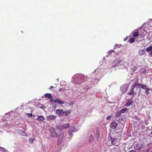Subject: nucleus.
<instances>
[{
  "mask_svg": "<svg viewBox=\"0 0 152 152\" xmlns=\"http://www.w3.org/2000/svg\"><path fill=\"white\" fill-rule=\"evenodd\" d=\"M62 125L61 126V128H58V129H61L62 130H63L64 128H68L69 126V124H62Z\"/></svg>",
  "mask_w": 152,
  "mask_h": 152,
  "instance_id": "11",
  "label": "nucleus"
},
{
  "mask_svg": "<svg viewBox=\"0 0 152 152\" xmlns=\"http://www.w3.org/2000/svg\"><path fill=\"white\" fill-rule=\"evenodd\" d=\"M37 119L38 121H42L44 120L45 118L42 115H39L38 116Z\"/></svg>",
  "mask_w": 152,
  "mask_h": 152,
  "instance_id": "14",
  "label": "nucleus"
},
{
  "mask_svg": "<svg viewBox=\"0 0 152 152\" xmlns=\"http://www.w3.org/2000/svg\"><path fill=\"white\" fill-rule=\"evenodd\" d=\"M0 150L4 152H7V151L5 148L1 147Z\"/></svg>",
  "mask_w": 152,
  "mask_h": 152,
  "instance_id": "28",
  "label": "nucleus"
},
{
  "mask_svg": "<svg viewBox=\"0 0 152 152\" xmlns=\"http://www.w3.org/2000/svg\"><path fill=\"white\" fill-rule=\"evenodd\" d=\"M86 88L87 89H88L89 88V87L88 86H86Z\"/></svg>",
  "mask_w": 152,
  "mask_h": 152,
  "instance_id": "42",
  "label": "nucleus"
},
{
  "mask_svg": "<svg viewBox=\"0 0 152 152\" xmlns=\"http://www.w3.org/2000/svg\"><path fill=\"white\" fill-rule=\"evenodd\" d=\"M50 136L52 138H55L57 137L58 134L56 132L54 128H50Z\"/></svg>",
  "mask_w": 152,
  "mask_h": 152,
  "instance_id": "2",
  "label": "nucleus"
},
{
  "mask_svg": "<svg viewBox=\"0 0 152 152\" xmlns=\"http://www.w3.org/2000/svg\"><path fill=\"white\" fill-rule=\"evenodd\" d=\"M121 61V60L117 58L114 60V61H113V63L115 64L114 66H116L117 65L120 63Z\"/></svg>",
  "mask_w": 152,
  "mask_h": 152,
  "instance_id": "10",
  "label": "nucleus"
},
{
  "mask_svg": "<svg viewBox=\"0 0 152 152\" xmlns=\"http://www.w3.org/2000/svg\"><path fill=\"white\" fill-rule=\"evenodd\" d=\"M128 109L126 108H123L116 113V116L117 117H119L121 113H127Z\"/></svg>",
  "mask_w": 152,
  "mask_h": 152,
  "instance_id": "3",
  "label": "nucleus"
},
{
  "mask_svg": "<svg viewBox=\"0 0 152 152\" xmlns=\"http://www.w3.org/2000/svg\"><path fill=\"white\" fill-rule=\"evenodd\" d=\"M151 64H152V63H151Z\"/></svg>",
  "mask_w": 152,
  "mask_h": 152,
  "instance_id": "47",
  "label": "nucleus"
},
{
  "mask_svg": "<svg viewBox=\"0 0 152 152\" xmlns=\"http://www.w3.org/2000/svg\"><path fill=\"white\" fill-rule=\"evenodd\" d=\"M113 52H114L115 53V52L114 51H113V50H110L109 51H108L107 52V55H108V56H109L111 55V54Z\"/></svg>",
  "mask_w": 152,
  "mask_h": 152,
  "instance_id": "29",
  "label": "nucleus"
},
{
  "mask_svg": "<svg viewBox=\"0 0 152 152\" xmlns=\"http://www.w3.org/2000/svg\"><path fill=\"white\" fill-rule=\"evenodd\" d=\"M135 40V38H130V39L129 40V42L130 43H132L133 42H134Z\"/></svg>",
  "mask_w": 152,
  "mask_h": 152,
  "instance_id": "27",
  "label": "nucleus"
},
{
  "mask_svg": "<svg viewBox=\"0 0 152 152\" xmlns=\"http://www.w3.org/2000/svg\"><path fill=\"white\" fill-rule=\"evenodd\" d=\"M127 39V37H126L124 39V41H126V40Z\"/></svg>",
  "mask_w": 152,
  "mask_h": 152,
  "instance_id": "39",
  "label": "nucleus"
},
{
  "mask_svg": "<svg viewBox=\"0 0 152 152\" xmlns=\"http://www.w3.org/2000/svg\"><path fill=\"white\" fill-rule=\"evenodd\" d=\"M144 145L140 143H137L134 145V149L138 150L143 147Z\"/></svg>",
  "mask_w": 152,
  "mask_h": 152,
  "instance_id": "4",
  "label": "nucleus"
},
{
  "mask_svg": "<svg viewBox=\"0 0 152 152\" xmlns=\"http://www.w3.org/2000/svg\"><path fill=\"white\" fill-rule=\"evenodd\" d=\"M140 88H142L143 90H145L148 87L145 84H141L140 85Z\"/></svg>",
  "mask_w": 152,
  "mask_h": 152,
  "instance_id": "18",
  "label": "nucleus"
},
{
  "mask_svg": "<svg viewBox=\"0 0 152 152\" xmlns=\"http://www.w3.org/2000/svg\"><path fill=\"white\" fill-rule=\"evenodd\" d=\"M64 114L65 116H68L71 113V111L70 110H66L64 111Z\"/></svg>",
  "mask_w": 152,
  "mask_h": 152,
  "instance_id": "21",
  "label": "nucleus"
},
{
  "mask_svg": "<svg viewBox=\"0 0 152 152\" xmlns=\"http://www.w3.org/2000/svg\"><path fill=\"white\" fill-rule=\"evenodd\" d=\"M29 140L30 142H32L34 140L32 138H30L29 139Z\"/></svg>",
  "mask_w": 152,
  "mask_h": 152,
  "instance_id": "34",
  "label": "nucleus"
},
{
  "mask_svg": "<svg viewBox=\"0 0 152 152\" xmlns=\"http://www.w3.org/2000/svg\"><path fill=\"white\" fill-rule=\"evenodd\" d=\"M94 140V136L92 134H90V135L89 136V143H91Z\"/></svg>",
  "mask_w": 152,
  "mask_h": 152,
  "instance_id": "20",
  "label": "nucleus"
},
{
  "mask_svg": "<svg viewBox=\"0 0 152 152\" xmlns=\"http://www.w3.org/2000/svg\"><path fill=\"white\" fill-rule=\"evenodd\" d=\"M138 53L140 55H143L145 53V51L143 49L140 50L138 51Z\"/></svg>",
  "mask_w": 152,
  "mask_h": 152,
  "instance_id": "13",
  "label": "nucleus"
},
{
  "mask_svg": "<svg viewBox=\"0 0 152 152\" xmlns=\"http://www.w3.org/2000/svg\"><path fill=\"white\" fill-rule=\"evenodd\" d=\"M140 86V84L136 83L131 86V88L127 93L129 95H132L134 94L135 95L139 91V88Z\"/></svg>",
  "mask_w": 152,
  "mask_h": 152,
  "instance_id": "1",
  "label": "nucleus"
},
{
  "mask_svg": "<svg viewBox=\"0 0 152 152\" xmlns=\"http://www.w3.org/2000/svg\"><path fill=\"white\" fill-rule=\"evenodd\" d=\"M26 115H28V116L29 117H31L32 116V115L31 113H26Z\"/></svg>",
  "mask_w": 152,
  "mask_h": 152,
  "instance_id": "33",
  "label": "nucleus"
},
{
  "mask_svg": "<svg viewBox=\"0 0 152 152\" xmlns=\"http://www.w3.org/2000/svg\"><path fill=\"white\" fill-rule=\"evenodd\" d=\"M63 89H64V88H63V89H62V88H60L59 89V91H61Z\"/></svg>",
  "mask_w": 152,
  "mask_h": 152,
  "instance_id": "41",
  "label": "nucleus"
},
{
  "mask_svg": "<svg viewBox=\"0 0 152 152\" xmlns=\"http://www.w3.org/2000/svg\"><path fill=\"white\" fill-rule=\"evenodd\" d=\"M151 134H152V131L151 132Z\"/></svg>",
  "mask_w": 152,
  "mask_h": 152,
  "instance_id": "44",
  "label": "nucleus"
},
{
  "mask_svg": "<svg viewBox=\"0 0 152 152\" xmlns=\"http://www.w3.org/2000/svg\"><path fill=\"white\" fill-rule=\"evenodd\" d=\"M58 103L59 104H64V102L62 100L59 99H56V103Z\"/></svg>",
  "mask_w": 152,
  "mask_h": 152,
  "instance_id": "15",
  "label": "nucleus"
},
{
  "mask_svg": "<svg viewBox=\"0 0 152 152\" xmlns=\"http://www.w3.org/2000/svg\"><path fill=\"white\" fill-rule=\"evenodd\" d=\"M151 90L150 88H149L148 87L147 88L145 91V92L147 95H148L150 94V91Z\"/></svg>",
  "mask_w": 152,
  "mask_h": 152,
  "instance_id": "23",
  "label": "nucleus"
},
{
  "mask_svg": "<svg viewBox=\"0 0 152 152\" xmlns=\"http://www.w3.org/2000/svg\"><path fill=\"white\" fill-rule=\"evenodd\" d=\"M150 55H151V56H152V51L150 52Z\"/></svg>",
  "mask_w": 152,
  "mask_h": 152,
  "instance_id": "40",
  "label": "nucleus"
},
{
  "mask_svg": "<svg viewBox=\"0 0 152 152\" xmlns=\"http://www.w3.org/2000/svg\"><path fill=\"white\" fill-rule=\"evenodd\" d=\"M118 124H110V127L112 129H117V127Z\"/></svg>",
  "mask_w": 152,
  "mask_h": 152,
  "instance_id": "19",
  "label": "nucleus"
},
{
  "mask_svg": "<svg viewBox=\"0 0 152 152\" xmlns=\"http://www.w3.org/2000/svg\"><path fill=\"white\" fill-rule=\"evenodd\" d=\"M133 71H135L137 69V67L136 66H133L131 68Z\"/></svg>",
  "mask_w": 152,
  "mask_h": 152,
  "instance_id": "30",
  "label": "nucleus"
},
{
  "mask_svg": "<svg viewBox=\"0 0 152 152\" xmlns=\"http://www.w3.org/2000/svg\"><path fill=\"white\" fill-rule=\"evenodd\" d=\"M146 51L147 52H149L152 51V46L148 47L146 49Z\"/></svg>",
  "mask_w": 152,
  "mask_h": 152,
  "instance_id": "24",
  "label": "nucleus"
},
{
  "mask_svg": "<svg viewBox=\"0 0 152 152\" xmlns=\"http://www.w3.org/2000/svg\"><path fill=\"white\" fill-rule=\"evenodd\" d=\"M50 100L52 102H54L55 103H56V99L55 100H53V99H51Z\"/></svg>",
  "mask_w": 152,
  "mask_h": 152,
  "instance_id": "35",
  "label": "nucleus"
},
{
  "mask_svg": "<svg viewBox=\"0 0 152 152\" xmlns=\"http://www.w3.org/2000/svg\"><path fill=\"white\" fill-rule=\"evenodd\" d=\"M113 122H112L111 123V124H113Z\"/></svg>",
  "mask_w": 152,
  "mask_h": 152,
  "instance_id": "43",
  "label": "nucleus"
},
{
  "mask_svg": "<svg viewBox=\"0 0 152 152\" xmlns=\"http://www.w3.org/2000/svg\"><path fill=\"white\" fill-rule=\"evenodd\" d=\"M64 134L63 133H61V134L59 135V137L58 139L57 144L60 145L62 142L64 137Z\"/></svg>",
  "mask_w": 152,
  "mask_h": 152,
  "instance_id": "5",
  "label": "nucleus"
},
{
  "mask_svg": "<svg viewBox=\"0 0 152 152\" xmlns=\"http://www.w3.org/2000/svg\"><path fill=\"white\" fill-rule=\"evenodd\" d=\"M56 113L60 116H63L64 114V111L63 110L57 109L56 111Z\"/></svg>",
  "mask_w": 152,
  "mask_h": 152,
  "instance_id": "6",
  "label": "nucleus"
},
{
  "mask_svg": "<svg viewBox=\"0 0 152 152\" xmlns=\"http://www.w3.org/2000/svg\"><path fill=\"white\" fill-rule=\"evenodd\" d=\"M1 147H0V148Z\"/></svg>",
  "mask_w": 152,
  "mask_h": 152,
  "instance_id": "48",
  "label": "nucleus"
},
{
  "mask_svg": "<svg viewBox=\"0 0 152 152\" xmlns=\"http://www.w3.org/2000/svg\"><path fill=\"white\" fill-rule=\"evenodd\" d=\"M143 127V125H142V128Z\"/></svg>",
  "mask_w": 152,
  "mask_h": 152,
  "instance_id": "45",
  "label": "nucleus"
},
{
  "mask_svg": "<svg viewBox=\"0 0 152 152\" xmlns=\"http://www.w3.org/2000/svg\"><path fill=\"white\" fill-rule=\"evenodd\" d=\"M133 102V101L132 99H129L127 101V103L125 104V105L126 106H129Z\"/></svg>",
  "mask_w": 152,
  "mask_h": 152,
  "instance_id": "17",
  "label": "nucleus"
},
{
  "mask_svg": "<svg viewBox=\"0 0 152 152\" xmlns=\"http://www.w3.org/2000/svg\"><path fill=\"white\" fill-rule=\"evenodd\" d=\"M98 132H99V128H97L96 129V133H97Z\"/></svg>",
  "mask_w": 152,
  "mask_h": 152,
  "instance_id": "36",
  "label": "nucleus"
},
{
  "mask_svg": "<svg viewBox=\"0 0 152 152\" xmlns=\"http://www.w3.org/2000/svg\"><path fill=\"white\" fill-rule=\"evenodd\" d=\"M45 96L46 97H48L49 98H52V96L50 94H46Z\"/></svg>",
  "mask_w": 152,
  "mask_h": 152,
  "instance_id": "26",
  "label": "nucleus"
},
{
  "mask_svg": "<svg viewBox=\"0 0 152 152\" xmlns=\"http://www.w3.org/2000/svg\"><path fill=\"white\" fill-rule=\"evenodd\" d=\"M53 88V87L52 86H51L49 88V89H51L52 88Z\"/></svg>",
  "mask_w": 152,
  "mask_h": 152,
  "instance_id": "38",
  "label": "nucleus"
},
{
  "mask_svg": "<svg viewBox=\"0 0 152 152\" xmlns=\"http://www.w3.org/2000/svg\"><path fill=\"white\" fill-rule=\"evenodd\" d=\"M112 117V115H108L106 119L107 120H110L111 119Z\"/></svg>",
  "mask_w": 152,
  "mask_h": 152,
  "instance_id": "31",
  "label": "nucleus"
},
{
  "mask_svg": "<svg viewBox=\"0 0 152 152\" xmlns=\"http://www.w3.org/2000/svg\"><path fill=\"white\" fill-rule=\"evenodd\" d=\"M133 118L134 119H135V120H136V121H135V122L136 123H139L141 121L140 118L138 117L136 115L133 116Z\"/></svg>",
  "mask_w": 152,
  "mask_h": 152,
  "instance_id": "12",
  "label": "nucleus"
},
{
  "mask_svg": "<svg viewBox=\"0 0 152 152\" xmlns=\"http://www.w3.org/2000/svg\"><path fill=\"white\" fill-rule=\"evenodd\" d=\"M19 133L20 134L23 136H26L27 134L24 132H23L21 130L18 131Z\"/></svg>",
  "mask_w": 152,
  "mask_h": 152,
  "instance_id": "22",
  "label": "nucleus"
},
{
  "mask_svg": "<svg viewBox=\"0 0 152 152\" xmlns=\"http://www.w3.org/2000/svg\"><path fill=\"white\" fill-rule=\"evenodd\" d=\"M96 137L97 139H99V132L96 133Z\"/></svg>",
  "mask_w": 152,
  "mask_h": 152,
  "instance_id": "32",
  "label": "nucleus"
},
{
  "mask_svg": "<svg viewBox=\"0 0 152 152\" xmlns=\"http://www.w3.org/2000/svg\"><path fill=\"white\" fill-rule=\"evenodd\" d=\"M111 142L112 143V144L114 145H118V144L116 143V141H115L116 140V138H111Z\"/></svg>",
  "mask_w": 152,
  "mask_h": 152,
  "instance_id": "16",
  "label": "nucleus"
},
{
  "mask_svg": "<svg viewBox=\"0 0 152 152\" xmlns=\"http://www.w3.org/2000/svg\"><path fill=\"white\" fill-rule=\"evenodd\" d=\"M134 80H135L137 82L138 80V79L136 77L134 79Z\"/></svg>",
  "mask_w": 152,
  "mask_h": 152,
  "instance_id": "37",
  "label": "nucleus"
},
{
  "mask_svg": "<svg viewBox=\"0 0 152 152\" xmlns=\"http://www.w3.org/2000/svg\"><path fill=\"white\" fill-rule=\"evenodd\" d=\"M73 128H71V129L70 132L69 131L68 132V135L69 136L71 137L72 136V133L73 132H77V129L76 128H74L73 129Z\"/></svg>",
  "mask_w": 152,
  "mask_h": 152,
  "instance_id": "7",
  "label": "nucleus"
},
{
  "mask_svg": "<svg viewBox=\"0 0 152 152\" xmlns=\"http://www.w3.org/2000/svg\"><path fill=\"white\" fill-rule=\"evenodd\" d=\"M140 72L142 74H145L146 72V69L145 68H142L140 69Z\"/></svg>",
  "mask_w": 152,
  "mask_h": 152,
  "instance_id": "25",
  "label": "nucleus"
},
{
  "mask_svg": "<svg viewBox=\"0 0 152 152\" xmlns=\"http://www.w3.org/2000/svg\"><path fill=\"white\" fill-rule=\"evenodd\" d=\"M132 35L134 37H137L139 35L138 30L135 29L133 32Z\"/></svg>",
  "mask_w": 152,
  "mask_h": 152,
  "instance_id": "9",
  "label": "nucleus"
},
{
  "mask_svg": "<svg viewBox=\"0 0 152 152\" xmlns=\"http://www.w3.org/2000/svg\"><path fill=\"white\" fill-rule=\"evenodd\" d=\"M151 152H152V151Z\"/></svg>",
  "mask_w": 152,
  "mask_h": 152,
  "instance_id": "46",
  "label": "nucleus"
},
{
  "mask_svg": "<svg viewBox=\"0 0 152 152\" xmlns=\"http://www.w3.org/2000/svg\"><path fill=\"white\" fill-rule=\"evenodd\" d=\"M56 118V116L50 115L47 117V120H53Z\"/></svg>",
  "mask_w": 152,
  "mask_h": 152,
  "instance_id": "8",
  "label": "nucleus"
}]
</instances>
